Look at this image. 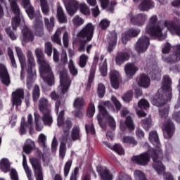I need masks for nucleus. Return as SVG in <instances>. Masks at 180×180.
<instances>
[{
    "label": "nucleus",
    "instance_id": "49",
    "mask_svg": "<svg viewBox=\"0 0 180 180\" xmlns=\"http://www.w3.org/2000/svg\"><path fill=\"white\" fill-rule=\"evenodd\" d=\"M100 71L103 77H106L108 74V64L106 63V59L104 60L103 63L100 65Z\"/></svg>",
    "mask_w": 180,
    "mask_h": 180
},
{
    "label": "nucleus",
    "instance_id": "5",
    "mask_svg": "<svg viewBox=\"0 0 180 180\" xmlns=\"http://www.w3.org/2000/svg\"><path fill=\"white\" fill-rule=\"evenodd\" d=\"M65 6L66 11L70 16H74L77 13V10L79 9L83 15H89L91 11L89 8L85 4H80L78 5V2L76 0H64Z\"/></svg>",
    "mask_w": 180,
    "mask_h": 180
},
{
    "label": "nucleus",
    "instance_id": "10",
    "mask_svg": "<svg viewBox=\"0 0 180 180\" xmlns=\"http://www.w3.org/2000/svg\"><path fill=\"white\" fill-rule=\"evenodd\" d=\"M150 155L153 158V153H150L149 150V155L145 153L138 156H134L131 158V161L134 162V164H139V165H147L150 162Z\"/></svg>",
    "mask_w": 180,
    "mask_h": 180
},
{
    "label": "nucleus",
    "instance_id": "58",
    "mask_svg": "<svg viewBox=\"0 0 180 180\" xmlns=\"http://www.w3.org/2000/svg\"><path fill=\"white\" fill-rule=\"evenodd\" d=\"M38 143L42 147H46V136L43 134H41L38 138Z\"/></svg>",
    "mask_w": 180,
    "mask_h": 180
},
{
    "label": "nucleus",
    "instance_id": "17",
    "mask_svg": "<svg viewBox=\"0 0 180 180\" xmlns=\"http://www.w3.org/2000/svg\"><path fill=\"white\" fill-rule=\"evenodd\" d=\"M23 89H18L13 92L12 103L15 106H20L22 105V99H23Z\"/></svg>",
    "mask_w": 180,
    "mask_h": 180
},
{
    "label": "nucleus",
    "instance_id": "18",
    "mask_svg": "<svg viewBox=\"0 0 180 180\" xmlns=\"http://www.w3.org/2000/svg\"><path fill=\"white\" fill-rule=\"evenodd\" d=\"M124 70L127 78H133V76L139 71V68L134 63H127Z\"/></svg>",
    "mask_w": 180,
    "mask_h": 180
},
{
    "label": "nucleus",
    "instance_id": "41",
    "mask_svg": "<svg viewBox=\"0 0 180 180\" xmlns=\"http://www.w3.org/2000/svg\"><path fill=\"white\" fill-rule=\"evenodd\" d=\"M79 127L75 126L72 130L71 137L72 140H79L81 137V134L79 133Z\"/></svg>",
    "mask_w": 180,
    "mask_h": 180
},
{
    "label": "nucleus",
    "instance_id": "47",
    "mask_svg": "<svg viewBox=\"0 0 180 180\" xmlns=\"http://www.w3.org/2000/svg\"><path fill=\"white\" fill-rule=\"evenodd\" d=\"M84 105H85V102H84V99L82 98H77L75 100L74 108L76 109H81Z\"/></svg>",
    "mask_w": 180,
    "mask_h": 180
},
{
    "label": "nucleus",
    "instance_id": "63",
    "mask_svg": "<svg viewBox=\"0 0 180 180\" xmlns=\"http://www.w3.org/2000/svg\"><path fill=\"white\" fill-rule=\"evenodd\" d=\"M131 98H133V93L131 91H129L124 94L122 99L124 102H130V101H131Z\"/></svg>",
    "mask_w": 180,
    "mask_h": 180
},
{
    "label": "nucleus",
    "instance_id": "34",
    "mask_svg": "<svg viewBox=\"0 0 180 180\" xmlns=\"http://www.w3.org/2000/svg\"><path fill=\"white\" fill-rule=\"evenodd\" d=\"M130 56L127 53H121L116 56L115 61L117 65H122L124 61H127Z\"/></svg>",
    "mask_w": 180,
    "mask_h": 180
},
{
    "label": "nucleus",
    "instance_id": "46",
    "mask_svg": "<svg viewBox=\"0 0 180 180\" xmlns=\"http://www.w3.org/2000/svg\"><path fill=\"white\" fill-rule=\"evenodd\" d=\"M88 61V56L82 54L79 56V65L81 68H84L86 65Z\"/></svg>",
    "mask_w": 180,
    "mask_h": 180
},
{
    "label": "nucleus",
    "instance_id": "60",
    "mask_svg": "<svg viewBox=\"0 0 180 180\" xmlns=\"http://www.w3.org/2000/svg\"><path fill=\"white\" fill-rule=\"evenodd\" d=\"M123 143H129V144H133L134 146H136V144H137V141H136L134 138L129 136H124L123 138Z\"/></svg>",
    "mask_w": 180,
    "mask_h": 180
},
{
    "label": "nucleus",
    "instance_id": "21",
    "mask_svg": "<svg viewBox=\"0 0 180 180\" xmlns=\"http://www.w3.org/2000/svg\"><path fill=\"white\" fill-rule=\"evenodd\" d=\"M162 129L165 138L171 139L174 130V124L171 122H168L167 123L163 124Z\"/></svg>",
    "mask_w": 180,
    "mask_h": 180
},
{
    "label": "nucleus",
    "instance_id": "26",
    "mask_svg": "<svg viewBox=\"0 0 180 180\" xmlns=\"http://www.w3.org/2000/svg\"><path fill=\"white\" fill-rule=\"evenodd\" d=\"M126 127L129 130H134V123H133V120L130 116L127 117L124 122L120 121V129L122 131L126 130Z\"/></svg>",
    "mask_w": 180,
    "mask_h": 180
},
{
    "label": "nucleus",
    "instance_id": "25",
    "mask_svg": "<svg viewBox=\"0 0 180 180\" xmlns=\"http://www.w3.org/2000/svg\"><path fill=\"white\" fill-rule=\"evenodd\" d=\"M162 59L165 63H175L180 60V44L176 46V51L175 54L172 55L169 58H165L162 56Z\"/></svg>",
    "mask_w": 180,
    "mask_h": 180
},
{
    "label": "nucleus",
    "instance_id": "15",
    "mask_svg": "<svg viewBox=\"0 0 180 180\" xmlns=\"http://www.w3.org/2000/svg\"><path fill=\"white\" fill-rule=\"evenodd\" d=\"M109 75L111 86L114 89H117L119 88V82H120V73L116 70H112Z\"/></svg>",
    "mask_w": 180,
    "mask_h": 180
},
{
    "label": "nucleus",
    "instance_id": "44",
    "mask_svg": "<svg viewBox=\"0 0 180 180\" xmlns=\"http://www.w3.org/2000/svg\"><path fill=\"white\" fill-rule=\"evenodd\" d=\"M138 106L140 109L147 110V109L150 108V103H148V101H147L146 99H141L139 101Z\"/></svg>",
    "mask_w": 180,
    "mask_h": 180
},
{
    "label": "nucleus",
    "instance_id": "42",
    "mask_svg": "<svg viewBox=\"0 0 180 180\" xmlns=\"http://www.w3.org/2000/svg\"><path fill=\"white\" fill-rule=\"evenodd\" d=\"M72 24L75 27H79V26H82L84 23H85V20L79 17V15L75 16L72 20Z\"/></svg>",
    "mask_w": 180,
    "mask_h": 180
},
{
    "label": "nucleus",
    "instance_id": "64",
    "mask_svg": "<svg viewBox=\"0 0 180 180\" xmlns=\"http://www.w3.org/2000/svg\"><path fill=\"white\" fill-rule=\"evenodd\" d=\"M116 180H131V177L124 173H121L118 175Z\"/></svg>",
    "mask_w": 180,
    "mask_h": 180
},
{
    "label": "nucleus",
    "instance_id": "48",
    "mask_svg": "<svg viewBox=\"0 0 180 180\" xmlns=\"http://www.w3.org/2000/svg\"><path fill=\"white\" fill-rule=\"evenodd\" d=\"M134 176L135 178V180H147V179H146L144 173H143V172L140 170H136L134 173Z\"/></svg>",
    "mask_w": 180,
    "mask_h": 180
},
{
    "label": "nucleus",
    "instance_id": "30",
    "mask_svg": "<svg viewBox=\"0 0 180 180\" xmlns=\"http://www.w3.org/2000/svg\"><path fill=\"white\" fill-rule=\"evenodd\" d=\"M104 144L107 146L108 148L112 150V151H115V153H117V154H118L119 155H124V150L123 149V147H122V146L115 143L114 146H112L107 142H104Z\"/></svg>",
    "mask_w": 180,
    "mask_h": 180
},
{
    "label": "nucleus",
    "instance_id": "27",
    "mask_svg": "<svg viewBox=\"0 0 180 180\" xmlns=\"http://www.w3.org/2000/svg\"><path fill=\"white\" fill-rule=\"evenodd\" d=\"M46 84L48 85H53L54 84V74H53V71H51V67L49 63L46 65Z\"/></svg>",
    "mask_w": 180,
    "mask_h": 180
},
{
    "label": "nucleus",
    "instance_id": "51",
    "mask_svg": "<svg viewBox=\"0 0 180 180\" xmlns=\"http://www.w3.org/2000/svg\"><path fill=\"white\" fill-rule=\"evenodd\" d=\"M8 57L10 58L12 67L16 68V61L15 60V56H13V51L12 50V49H8Z\"/></svg>",
    "mask_w": 180,
    "mask_h": 180
},
{
    "label": "nucleus",
    "instance_id": "6",
    "mask_svg": "<svg viewBox=\"0 0 180 180\" xmlns=\"http://www.w3.org/2000/svg\"><path fill=\"white\" fill-rule=\"evenodd\" d=\"M103 105L105 107H103ZM112 104L110 103V101H105L101 102V104L98 105V110L99 112L97 116L98 122L101 124V122H102V119H105V120L108 122L110 127L112 129V130H115V128L116 127V122L115 121V119L113 117H112L109 113H108V111L105 109V108H111Z\"/></svg>",
    "mask_w": 180,
    "mask_h": 180
},
{
    "label": "nucleus",
    "instance_id": "37",
    "mask_svg": "<svg viewBox=\"0 0 180 180\" xmlns=\"http://www.w3.org/2000/svg\"><path fill=\"white\" fill-rule=\"evenodd\" d=\"M34 148V142L31 139H27L23 146V151L29 154Z\"/></svg>",
    "mask_w": 180,
    "mask_h": 180
},
{
    "label": "nucleus",
    "instance_id": "36",
    "mask_svg": "<svg viewBox=\"0 0 180 180\" xmlns=\"http://www.w3.org/2000/svg\"><path fill=\"white\" fill-rule=\"evenodd\" d=\"M27 58L29 65L27 71L30 75H32V68L34 67V58H33V54L30 51L27 52Z\"/></svg>",
    "mask_w": 180,
    "mask_h": 180
},
{
    "label": "nucleus",
    "instance_id": "54",
    "mask_svg": "<svg viewBox=\"0 0 180 180\" xmlns=\"http://www.w3.org/2000/svg\"><path fill=\"white\" fill-rule=\"evenodd\" d=\"M94 115H95V105L91 103L87 110V116L88 117H92Z\"/></svg>",
    "mask_w": 180,
    "mask_h": 180
},
{
    "label": "nucleus",
    "instance_id": "3",
    "mask_svg": "<svg viewBox=\"0 0 180 180\" xmlns=\"http://www.w3.org/2000/svg\"><path fill=\"white\" fill-rule=\"evenodd\" d=\"M11 4V9L15 14V17L12 20L13 29L15 30L18 25H20V29L22 36L20 37V40L22 44L29 43V41H33V34L32 31L27 28L25 25V21L22 15L20 14V9L19 6L16 4V0H8Z\"/></svg>",
    "mask_w": 180,
    "mask_h": 180
},
{
    "label": "nucleus",
    "instance_id": "14",
    "mask_svg": "<svg viewBox=\"0 0 180 180\" xmlns=\"http://www.w3.org/2000/svg\"><path fill=\"white\" fill-rule=\"evenodd\" d=\"M15 51L21 65L20 78L21 79H23V78H25V68L26 67V58L25 57V55H23V52H22V49L20 47L15 46Z\"/></svg>",
    "mask_w": 180,
    "mask_h": 180
},
{
    "label": "nucleus",
    "instance_id": "8",
    "mask_svg": "<svg viewBox=\"0 0 180 180\" xmlns=\"http://www.w3.org/2000/svg\"><path fill=\"white\" fill-rule=\"evenodd\" d=\"M95 27L91 23H88L85 27L77 34L79 40L82 39V41H90L94 36Z\"/></svg>",
    "mask_w": 180,
    "mask_h": 180
},
{
    "label": "nucleus",
    "instance_id": "29",
    "mask_svg": "<svg viewBox=\"0 0 180 180\" xmlns=\"http://www.w3.org/2000/svg\"><path fill=\"white\" fill-rule=\"evenodd\" d=\"M0 169L6 174L11 171V162L8 158H2L0 160Z\"/></svg>",
    "mask_w": 180,
    "mask_h": 180
},
{
    "label": "nucleus",
    "instance_id": "24",
    "mask_svg": "<svg viewBox=\"0 0 180 180\" xmlns=\"http://www.w3.org/2000/svg\"><path fill=\"white\" fill-rule=\"evenodd\" d=\"M0 77L1 82L5 85H9V75H8V71L6 70V67L4 65L0 64Z\"/></svg>",
    "mask_w": 180,
    "mask_h": 180
},
{
    "label": "nucleus",
    "instance_id": "28",
    "mask_svg": "<svg viewBox=\"0 0 180 180\" xmlns=\"http://www.w3.org/2000/svg\"><path fill=\"white\" fill-rule=\"evenodd\" d=\"M34 27L35 29L36 36L41 37L44 34V30H43V22L40 20H37L34 23Z\"/></svg>",
    "mask_w": 180,
    "mask_h": 180
},
{
    "label": "nucleus",
    "instance_id": "23",
    "mask_svg": "<svg viewBox=\"0 0 180 180\" xmlns=\"http://www.w3.org/2000/svg\"><path fill=\"white\" fill-rule=\"evenodd\" d=\"M21 1V4L25 8L26 13H27L30 19H33L34 18V10L29 0H19Z\"/></svg>",
    "mask_w": 180,
    "mask_h": 180
},
{
    "label": "nucleus",
    "instance_id": "38",
    "mask_svg": "<svg viewBox=\"0 0 180 180\" xmlns=\"http://www.w3.org/2000/svg\"><path fill=\"white\" fill-rule=\"evenodd\" d=\"M116 41H117V34L116 32H112V37L110 38L109 46H108V51H112L113 49L116 46Z\"/></svg>",
    "mask_w": 180,
    "mask_h": 180
},
{
    "label": "nucleus",
    "instance_id": "31",
    "mask_svg": "<svg viewBox=\"0 0 180 180\" xmlns=\"http://www.w3.org/2000/svg\"><path fill=\"white\" fill-rule=\"evenodd\" d=\"M150 77H148L147 75L143 74L141 75L140 79L138 82V84L142 88H148V86H150Z\"/></svg>",
    "mask_w": 180,
    "mask_h": 180
},
{
    "label": "nucleus",
    "instance_id": "16",
    "mask_svg": "<svg viewBox=\"0 0 180 180\" xmlns=\"http://www.w3.org/2000/svg\"><path fill=\"white\" fill-rule=\"evenodd\" d=\"M35 172V176H37V180H43V173L41 172V166L40 162L37 159H30V160Z\"/></svg>",
    "mask_w": 180,
    "mask_h": 180
},
{
    "label": "nucleus",
    "instance_id": "35",
    "mask_svg": "<svg viewBox=\"0 0 180 180\" xmlns=\"http://www.w3.org/2000/svg\"><path fill=\"white\" fill-rule=\"evenodd\" d=\"M22 167L28 180H33V178H32V169H30L27 165V162H26V156H25V155H22Z\"/></svg>",
    "mask_w": 180,
    "mask_h": 180
},
{
    "label": "nucleus",
    "instance_id": "9",
    "mask_svg": "<svg viewBox=\"0 0 180 180\" xmlns=\"http://www.w3.org/2000/svg\"><path fill=\"white\" fill-rule=\"evenodd\" d=\"M35 54L39 64V74L43 82H46V62L44 60V55L40 49L35 50Z\"/></svg>",
    "mask_w": 180,
    "mask_h": 180
},
{
    "label": "nucleus",
    "instance_id": "55",
    "mask_svg": "<svg viewBox=\"0 0 180 180\" xmlns=\"http://www.w3.org/2000/svg\"><path fill=\"white\" fill-rule=\"evenodd\" d=\"M105 85H103V84H99L97 89V92L98 94L99 98H103L105 95Z\"/></svg>",
    "mask_w": 180,
    "mask_h": 180
},
{
    "label": "nucleus",
    "instance_id": "57",
    "mask_svg": "<svg viewBox=\"0 0 180 180\" xmlns=\"http://www.w3.org/2000/svg\"><path fill=\"white\" fill-rule=\"evenodd\" d=\"M51 123H53V117L50 115V110H46V126H51Z\"/></svg>",
    "mask_w": 180,
    "mask_h": 180
},
{
    "label": "nucleus",
    "instance_id": "56",
    "mask_svg": "<svg viewBox=\"0 0 180 180\" xmlns=\"http://www.w3.org/2000/svg\"><path fill=\"white\" fill-rule=\"evenodd\" d=\"M32 95L34 101H37L39 99V96H40V89H39L38 86H34Z\"/></svg>",
    "mask_w": 180,
    "mask_h": 180
},
{
    "label": "nucleus",
    "instance_id": "43",
    "mask_svg": "<svg viewBox=\"0 0 180 180\" xmlns=\"http://www.w3.org/2000/svg\"><path fill=\"white\" fill-rule=\"evenodd\" d=\"M96 68V66H94V68H92L90 72V75L89 77V82L87 84L86 89L87 91H89L91 89V84H92L94 81V78H95V70Z\"/></svg>",
    "mask_w": 180,
    "mask_h": 180
},
{
    "label": "nucleus",
    "instance_id": "2",
    "mask_svg": "<svg viewBox=\"0 0 180 180\" xmlns=\"http://www.w3.org/2000/svg\"><path fill=\"white\" fill-rule=\"evenodd\" d=\"M158 18L153 15L150 18L149 23L146 28V32L150 36H155L159 40H164L167 37V33L164 32V27H167L172 34L180 36V27L172 22H165L164 25L161 22L157 23Z\"/></svg>",
    "mask_w": 180,
    "mask_h": 180
},
{
    "label": "nucleus",
    "instance_id": "59",
    "mask_svg": "<svg viewBox=\"0 0 180 180\" xmlns=\"http://www.w3.org/2000/svg\"><path fill=\"white\" fill-rule=\"evenodd\" d=\"M142 126L145 130H148L150 129V127L151 126V119L148 118L146 120H143Z\"/></svg>",
    "mask_w": 180,
    "mask_h": 180
},
{
    "label": "nucleus",
    "instance_id": "61",
    "mask_svg": "<svg viewBox=\"0 0 180 180\" xmlns=\"http://www.w3.org/2000/svg\"><path fill=\"white\" fill-rule=\"evenodd\" d=\"M109 25H110V22L109 20L107 19H103L101 21L99 26L101 29H106L107 27H109Z\"/></svg>",
    "mask_w": 180,
    "mask_h": 180
},
{
    "label": "nucleus",
    "instance_id": "32",
    "mask_svg": "<svg viewBox=\"0 0 180 180\" xmlns=\"http://www.w3.org/2000/svg\"><path fill=\"white\" fill-rule=\"evenodd\" d=\"M63 29L65 28H58L54 34L51 36L52 41H53V43H56V44H58L59 46L63 45V44L61 43V38L60 37V36H61V32Z\"/></svg>",
    "mask_w": 180,
    "mask_h": 180
},
{
    "label": "nucleus",
    "instance_id": "13",
    "mask_svg": "<svg viewBox=\"0 0 180 180\" xmlns=\"http://www.w3.org/2000/svg\"><path fill=\"white\" fill-rule=\"evenodd\" d=\"M24 122L25 118H22L20 129V134H26V129L27 127L30 129V134H33V117H32V114H29L27 116V124L23 123Z\"/></svg>",
    "mask_w": 180,
    "mask_h": 180
},
{
    "label": "nucleus",
    "instance_id": "53",
    "mask_svg": "<svg viewBox=\"0 0 180 180\" xmlns=\"http://www.w3.org/2000/svg\"><path fill=\"white\" fill-rule=\"evenodd\" d=\"M68 67H69L70 72L72 74V75H77V74H78V70H77V69L75 68V66L74 65V62L72 61V60H70Z\"/></svg>",
    "mask_w": 180,
    "mask_h": 180
},
{
    "label": "nucleus",
    "instance_id": "62",
    "mask_svg": "<svg viewBox=\"0 0 180 180\" xmlns=\"http://www.w3.org/2000/svg\"><path fill=\"white\" fill-rule=\"evenodd\" d=\"M85 129L87 134H95V128L94 127V124L86 125Z\"/></svg>",
    "mask_w": 180,
    "mask_h": 180
},
{
    "label": "nucleus",
    "instance_id": "40",
    "mask_svg": "<svg viewBox=\"0 0 180 180\" xmlns=\"http://www.w3.org/2000/svg\"><path fill=\"white\" fill-rule=\"evenodd\" d=\"M35 129L37 131H41L43 130V124L40 123V115L37 112L34 113Z\"/></svg>",
    "mask_w": 180,
    "mask_h": 180
},
{
    "label": "nucleus",
    "instance_id": "45",
    "mask_svg": "<svg viewBox=\"0 0 180 180\" xmlns=\"http://www.w3.org/2000/svg\"><path fill=\"white\" fill-rule=\"evenodd\" d=\"M67 151V148L65 147V143L61 142L59 150V157L61 160H64L65 157V153Z\"/></svg>",
    "mask_w": 180,
    "mask_h": 180
},
{
    "label": "nucleus",
    "instance_id": "39",
    "mask_svg": "<svg viewBox=\"0 0 180 180\" xmlns=\"http://www.w3.org/2000/svg\"><path fill=\"white\" fill-rule=\"evenodd\" d=\"M39 109L40 112L44 115V117L42 118L44 123H46V98H41L39 101Z\"/></svg>",
    "mask_w": 180,
    "mask_h": 180
},
{
    "label": "nucleus",
    "instance_id": "7",
    "mask_svg": "<svg viewBox=\"0 0 180 180\" xmlns=\"http://www.w3.org/2000/svg\"><path fill=\"white\" fill-rule=\"evenodd\" d=\"M60 84L58 87V91L64 95L67 91H68V88H70V85L71 84V79L67 75V70L63 69L60 72Z\"/></svg>",
    "mask_w": 180,
    "mask_h": 180
},
{
    "label": "nucleus",
    "instance_id": "4",
    "mask_svg": "<svg viewBox=\"0 0 180 180\" xmlns=\"http://www.w3.org/2000/svg\"><path fill=\"white\" fill-rule=\"evenodd\" d=\"M149 140L150 143H152V144H153V146L155 147V149L150 150V153H152V158L153 161V167L160 175L162 174L164 171H165V167L161 162V155L162 154V150H161V143H160V140L158 139V134H157V131H153L149 133Z\"/></svg>",
    "mask_w": 180,
    "mask_h": 180
},
{
    "label": "nucleus",
    "instance_id": "20",
    "mask_svg": "<svg viewBox=\"0 0 180 180\" xmlns=\"http://www.w3.org/2000/svg\"><path fill=\"white\" fill-rule=\"evenodd\" d=\"M97 172L99 173L101 179L103 180H112L113 176L109 172V170L105 167L98 166Z\"/></svg>",
    "mask_w": 180,
    "mask_h": 180
},
{
    "label": "nucleus",
    "instance_id": "52",
    "mask_svg": "<svg viewBox=\"0 0 180 180\" xmlns=\"http://www.w3.org/2000/svg\"><path fill=\"white\" fill-rule=\"evenodd\" d=\"M63 43L64 47H68V44L70 43V34L67 31H65L63 34Z\"/></svg>",
    "mask_w": 180,
    "mask_h": 180
},
{
    "label": "nucleus",
    "instance_id": "19",
    "mask_svg": "<svg viewBox=\"0 0 180 180\" xmlns=\"http://www.w3.org/2000/svg\"><path fill=\"white\" fill-rule=\"evenodd\" d=\"M140 34V30L139 29H130L127 32L122 34V43L126 44L127 40H130L131 37H136V36H139Z\"/></svg>",
    "mask_w": 180,
    "mask_h": 180
},
{
    "label": "nucleus",
    "instance_id": "12",
    "mask_svg": "<svg viewBox=\"0 0 180 180\" xmlns=\"http://www.w3.org/2000/svg\"><path fill=\"white\" fill-rule=\"evenodd\" d=\"M128 18L130 20L131 23L135 26H143L147 20V15L146 14H137L135 17L133 14L130 13L128 15Z\"/></svg>",
    "mask_w": 180,
    "mask_h": 180
},
{
    "label": "nucleus",
    "instance_id": "22",
    "mask_svg": "<svg viewBox=\"0 0 180 180\" xmlns=\"http://www.w3.org/2000/svg\"><path fill=\"white\" fill-rule=\"evenodd\" d=\"M64 117V110L60 111L58 117V125L61 126L63 124V128L64 131H68L71 129V121L68 120L64 122L63 120Z\"/></svg>",
    "mask_w": 180,
    "mask_h": 180
},
{
    "label": "nucleus",
    "instance_id": "11",
    "mask_svg": "<svg viewBox=\"0 0 180 180\" xmlns=\"http://www.w3.org/2000/svg\"><path fill=\"white\" fill-rule=\"evenodd\" d=\"M150 44V39L146 36H142L136 44V50L138 53H144L148 49Z\"/></svg>",
    "mask_w": 180,
    "mask_h": 180
},
{
    "label": "nucleus",
    "instance_id": "33",
    "mask_svg": "<svg viewBox=\"0 0 180 180\" xmlns=\"http://www.w3.org/2000/svg\"><path fill=\"white\" fill-rule=\"evenodd\" d=\"M57 16L59 23H67V22H68L67 16L64 14V11L60 6H58L57 8Z\"/></svg>",
    "mask_w": 180,
    "mask_h": 180
},
{
    "label": "nucleus",
    "instance_id": "1",
    "mask_svg": "<svg viewBox=\"0 0 180 180\" xmlns=\"http://www.w3.org/2000/svg\"><path fill=\"white\" fill-rule=\"evenodd\" d=\"M171 79L168 76H165L162 82V89L158 90V94L152 101L153 105L155 106H160L159 109L160 116L161 117H167L169 112V106L165 105L171 99L172 94H171Z\"/></svg>",
    "mask_w": 180,
    "mask_h": 180
},
{
    "label": "nucleus",
    "instance_id": "50",
    "mask_svg": "<svg viewBox=\"0 0 180 180\" xmlns=\"http://www.w3.org/2000/svg\"><path fill=\"white\" fill-rule=\"evenodd\" d=\"M71 165H72V160H68L64 167V176L67 178L68 174H70V169H71Z\"/></svg>",
    "mask_w": 180,
    "mask_h": 180
}]
</instances>
